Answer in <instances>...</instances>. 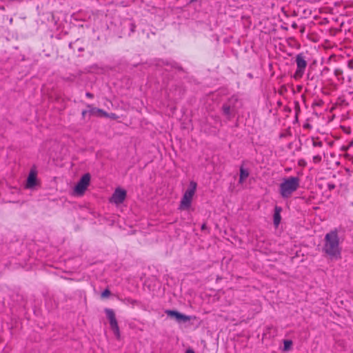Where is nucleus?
<instances>
[{"mask_svg": "<svg viewBox=\"0 0 353 353\" xmlns=\"http://www.w3.org/2000/svg\"><path fill=\"white\" fill-rule=\"evenodd\" d=\"M323 252L331 260L341 259V248L336 229L332 230L325 234Z\"/></svg>", "mask_w": 353, "mask_h": 353, "instance_id": "f257e3e1", "label": "nucleus"}, {"mask_svg": "<svg viewBox=\"0 0 353 353\" xmlns=\"http://www.w3.org/2000/svg\"><path fill=\"white\" fill-rule=\"evenodd\" d=\"M300 179L297 176H288L283 179L279 185V193L282 198H290L299 188Z\"/></svg>", "mask_w": 353, "mask_h": 353, "instance_id": "f03ea898", "label": "nucleus"}, {"mask_svg": "<svg viewBox=\"0 0 353 353\" xmlns=\"http://www.w3.org/2000/svg\"><path fill=\"white\" fill-rule=\"evenodd\" d=\"M295 63L296 69L293 74V78L295 80H299L303 78L307 65V61L303 53H299L295 57Z\"/></svg>", "mask_w": 353, "mask_h": 353, "instance_id": "7ed1b4c3", "label": "nucleus"}, {"mask_svg": "<svg viewBox=\"0 0 353 353\" xmlns=\"http://www.w3.org/2000/svg\"><path fill=\"white\" fill-rule=\"evenodd\" d=\"M196 183L191 181L190 188L185 192L180 203V209L185 210L190 207L193 196L196 192Z\"/></svg>", "mask_w": 353, "mask_h": 353, "instance_id": "20e7f679", "label": "nucleus"}, {"mask_svg": "<svg viewBox=\"0 0 353 353\" xmlns=\"http://www.w3.org/2000/svg\"><path fill=\"white\" fill-rule=\"evenodd\" d=\"M90 181V175L87 173L83 174L74 187V191L77 195H83L87 190Z\"/></svg>", "mask_w": 353, "mask_h": 353, "instance_id": "39448f33", "label": "nucleus"}, {"mask_svg": "<svg viewBox=\"0 0 353 353\" xmlns=\"http://www.w3.org/2000/svg\"><path fill=\"white\" fill-rule=\"evenodd\" d=\"M107 317L109 320L110 327L113 331L114 335L117 339L120 338V330L119 327V325L115 316V314L113 310L106 308L105 310Z\"/></svg>", "mask_w": 353, "mask_h": 353, "instance_id": "423d86ee", "label": "nucleus"}, {"mask_svg": "<svg viewBox=\"0 0 353 353\" xmlns=\"http://www.w3.org/2000/svg\"><path fill=\"white\" fill-rule=\"evenodd\" d=\"M126 197V191L120 188L116 189L112 194L110 201L115 204L122 203Z\"/></svg>", "mask_w": 353, "mask_h": 353, "instance_id": "0eeeda50", "label": "nucleus"}, {"mask_svg": "<svg viewBox=\"0 0 353 353\" xmlns=\"http://www.w3.org/2000/svg\"><path fill=\"white\" fill-rule=\"evenodd\" d=\"M165 313L168 316L172 318H175L178 321L187 322L192 319L191 316L183 314L175 310H167Z\"/></svg>", "mask_w": 353, "mask_h": 353, "instance_id": "6e6552de", "label": "nucleus"}, {"mask_svg": "<svg viewBox=\"0 0 353 353\" xmlns=\"http://www.w3.org/2000/svg\"><path fill=\"white\" fill-rule=\"evenodd\" d=\"M87 106H88V108H90L89 112L90 114L95 116V117H108V112H105L102 109L94 108L90 105H88Z\"/></svg>", "mask_w": 353, "mask_h": 353, "instance_id": "1a4fd4ad", "label": "nucleus"}, {"mask_svg": "<svg viewBox=\"0 0 353 353\" xmlns=\"http://www.w3.org/2000/svg\"><path fill=\"white\" fill-rule=\"evenodd\" d=\"M37 182V174L34 171H30L29 173L27 183H26V188H32L36 185Z\"/></svg>", "mask_w": 353, "mask_h": 353, "instance_id": "9d476101", "label": "nucleus"}, {"mask_svg": "<svg viewBox=\"0 0 353 353\" xmlns=\"http://www.w3.org/2000/svg\"><path fill=\"white\" fill-rule=\"evenodd\" d=\"M281 208L276 206L274 208V223L276 226H278L281 222Z\"/></svg>", "mask_w": 353, "mask_h": 353, "instance_id": "9b49d317", "label": "nucleus"}, {"mask_svg": "<svg viewBox=\"0 0 353 353\" xmlns=\"http://www.w3.org/2000/svg\"><path fill=\"white\" fill-rule=\"evenodd\" d=\"M248 170L245 169L243 166H241L240 168L239 183H243L244 181L248 177Z\"/></svg>", "mask_w": 353, "mask_h": 353, "instance_id": "f8f14e48", "label": "nucleus"}, {"mask_svg": "<svg viewBox=\"0 0 353 353\" xmlns=\"http://www.w3.org/2000/svg\"><path fill=\"white\" fill-rule=\"evenodd\" d=\"M334 74L339 81L344 82L343 70L341 68H336L334 70Z\"/></svg>", "mask_w": 353, "mask_h": 353, "instance_id": "ddd939ff", "label": "nucleus"}, {"mask_svg": "<svg viewBox=\"0 0 353 353\" xmlns=\"http://www.w3.org/2000/svg\"><path fill=\"white\" fill-rule=\"evenodd\" d=\"M222 110L223 112V114L228 117H231V108L230 105L228 104H224L222 107Z\"/></svg>", "mask_w": 353, "mask_h": 353, "instance_id": "4468645a", "label": "nucleus"}, {"mask_svg": "<svg viewBox=\"0 0 353 353\" xmlns=\"http://www.w3.org/2000/svg\"><path fill=\"white\" fill-rule=\"evenodd\" d=\"M312 145L314 148H322L323 142L318 137H312Z\"/></svg>", "mask_w": 353, "mask_h": 353, "instance_id": "2eb2a0df", "label": "nucleus"}, {"mask_svg": "<svg viewBox=\"0 0 353 353\" xmlns=\"http://www.w3.org/2000/svg\"><path fill=\"white\" fill-rule=\"evenodd\" d=\"M283 343H284L283 351H288L289 350H290V348L292 345V341L285 340Z\"/></svg>", "mask_w": 353, "mask_h": 353, "instance_id": "dca6fc26", "label": "nucleus"}, {"mask_svg": "<svg viewBox=\"0 0 353 353\" xmlns=\"http://www.w3.org/2000/svg\"><path fill=\"white\" fill-rule=\"evenodd\" d=\"M321 161H322V157L319 154H316V155L314 156L312 158V161L315 164H318V163H321Z\"/></svg>", "mask_w": 353, "mask_h": 353, "instance_id": "f3484780", "label": "nucleus"}, {"mask_svg": "<svg viewBox=\"0 0 353 353\" xmlns=\"http://www.w3.org/2000/svg\"><path fill=\"white\" fill-rule=\"evenodd\" d=\"M110 295V291L108 289H105L102 293H101V297L102 298H108Z\"/></svg>", "mask_w": 353, "mask_h": 353, "instance_id": "a211bd4d", "label": "nucleus"}, {"mask_svg": "<svg viewBox=\"0 0 353 353\" xmlns=\"http://www.w3.org/2000/svg\"><path fill=\"white\" fill-rule=\"evenodd\" d=\"M109 117L112 119H117L119 118V117L114 114V113H110V114H108V117Z\"/></svg>", "mask_w": 353, "mask_h": 353, "instance_id": "6ab92c4d", "label": "nucleus"}, {"mask_svg": "<svg viewBox=\"0 0 353 353\" xmlns=\"http://www.w3.org/2000/svg\"><path fill=\"white\" fill-rule=\"evenodd\" d=\"M298 164L301 166H305L306 162L304 159H300L299 160Z\"/></svg>", "mask_w": 353, "mask_h": 353, "instance_id": "aec40b11", "label": "nucleus"}, {"mask_svg": "<svg viewBox=\"0 0 353 353\" xmlns=\"http://www.w3.org/2000/svg\"><path fill=\"white\" fill-rule=\"evenodd\" d=\"M85 95H86V97H88V98H90V99H92V98L94 97L93 94H91V93H90V92H87V93L85 94Z\"/></svg>", "mask_w": 353, "mask_h": 353, "instance_id": "412c9836", "label": "nucleus"}, {"mask_svg": "<svg viewBox=\"0 0 353 353\" xmlns=\"http://www.w3.org/2000/svg\"><path fill=\"white\" fill-rule=\"evenodd\" d=\"M348 66L350 68L352 69L353 68V62L352 61H349L348 62Z\"/></svg>", "mask_w": 353, "mask_h": 353, "instance_id": "4be33fe9", "label": "nucleus"}, {"mask_svg": "<svg viewBox=\"0 0 353 353\" xmlns=\"http://www.w3.org/2000/svg\"><path fill=\"white\" fill-rule=\"evenodd\" d=\"M292 28H294V29H296L298 28L297 23H295V22L292 23Z\"/></svg>", "mask_w": 353, "mask_h": 353, "instance_id": "5701e85b", "label": "nucleus"}, {"mask_svg": "<svg viewBox=\"0 0 353 353\" xmlns=\"http://www.w3.org/2000/svg\"><path fill=\"white\" fill-rule=\"evenodd\" d=\"M87 112H87L86 110H83V111H82L81 114H82V117H83V118L85 117V115H86Z\"/></svg>", "mask_w": 353, "mask_h": 353, "instance_id": "b1692460", "label": "nucleus"}, {"mask_svg": "<svg viewBox=\"0 0 353 353\" xmlns=\"http://www.w3.org/2000/svg\"><path fill=\"white\" fill-rule=\"evenodd\" d=\"M185 353H194V351L192 350H186Z\"/></svg>", "mask_w": 353, "mask_h": 353, "instance_id": "393cba45", "label": "nucleus"}, {"mask_svg": "<svg viewBox=\"0 0 353 353\" xmlns=\"http://www.w3.org/2000/svg\"><path fill=\"white\" fill-rule=\"evenodd\" d=\"M205 224H203V225H202V227H201V229H202V230H204V229H205Z\"/></svg>", "mask_w": 353, "mask_h": 353, "instance_id": "a878e982", "label": "nucleus"}, {"mask_svg": "<svg viewBox=\"0 0 353 353\" xmlns=\"http://www.w3.org/2000/svg\"><path fill=\"white\" fill-rule=\"evenodd\" d=\"M304 30H305V28H303L301 29V32H304Z\"/></svg>", "mask_w": 353, "mask_h": 353, "instance_id": "bb28decb", "label": "nucleus"}]
</instances>
